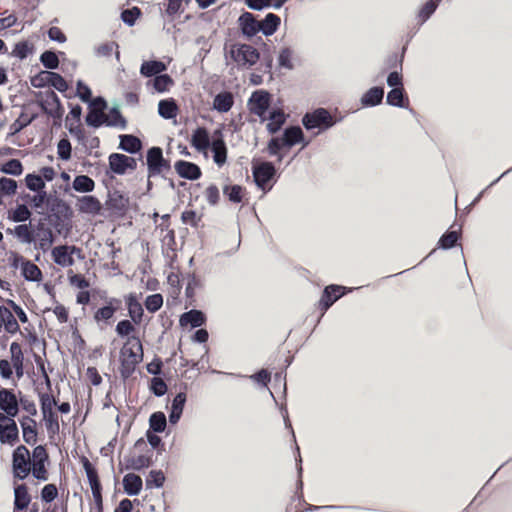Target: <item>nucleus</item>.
<instances>
[{"label":"nucleus","mask_w":512,"mask_h":512,"mask_svg":"<svg viewBox=\"0 0 512 512\" xmlns=\"http://www.w3.org/2000/svg\"><path fill=\"white\" fill-rule=\"evenodd\" d=\"M106 126L109 127H120L125 129L127 126L126 119L122 116L118 106H114L110 109L109 114L106 115Z\"/></svg>","instance_id":"obj_45"},{"label":"nucleus","mask_w":512,"mask_h":512,"mask_svg":"<svg viewBox=\"0 0 512 512\" xmlns=\"http://www.w3.org/2000/svg\"><path fill=\"white\" fill-rule=\"evenodd\" d=\"M128 315L132 322L136 325L140 324L144 314L141 303L132 294L127 298Z\"/></svg>","instance_id":"obj_35"},{"label":"nucleus","mask_w":512,"mask_h":512,"mask_svg":"<svg viewBox=\"0 0 512 512\" xmlns=\"http://www.w3.org/2000/svg\"><path fill=\"white\" fill-rule=\"evenodd\" d=\"M20 424L23 432V440L29 445L35 444L37 441V425L35 420L30 417H23Z\"/></svg>","instance_id":"obj_31"},{"label":"nucleus","mask_w":512,"mask_h":512,"mask_svg":"<svg viewBox=\"0 0 512 512\" xmlns=\"http://www.w3.org/2000/svg\"><path fill=\"white\" fill-rule=\"evenodd\" d=\"M302 124L306 130H326L335 124L332 115L325 108H317L312 112H307L302 117Z\"/></svg>","instance_id":"obj_2"},{"label":"nucleus","mask_w":512,"mask_h":512,"mask_svg":"<svg viewBox=\"0 0 512 512\" xmlns=\"http://www.w3.org/2000/svg\"><path fill=\"white\" fill-rule=\"evenodd\" d=\"M31 215V211L25 204H19L12 212H9L8 218L13 222L22 223L29 220Z\"/></svg>","instance_id":"obj_51"},{"label":"nucleus","mask_w":512,"mask_h":512,"mask_svg":"<svg viewBox=\"0 0 512 512\" xmlns=\"http://www.w3.org/2000/svg\"><path fill=\"white\" fill-rule=\"evenodd\" d=\"M152 459L146 455H139L136 457H129L126 459V469L141 470L151 466Z\"/></svg>","instance_id":"obj_49"},{"label":"nucleus","mask_w":512,"mask_h":512,"mask_svg":"<svg viewBox=\"0 0 512 512\" xmlns=\"http://www.w3.org/2000/svg\"><path fill=\"white\" fill-rule=\"evenodd\" d=\"M37 114L28 117L25 113H21L19 117L10 125V135H15L29 126L35 119Z\"/></svg>","instance_id":"obj_48"},{"label":"nucleus","mask_w":512,"mask_h":512,"mask_svg":"<svg viewBox=\"0 0 512 512\" xmlns=\"http://www.w3.org/2000/svg\"><path fill=\"white\" fill-rule=\"evenodd\" d=\"M72 187L77 192L88 193L94 190L95 182L87 175H78L74 178Z\"/></svg>","instance_id":"obj_44"},{"label":"nucleus","mask_w":512,"mask_h":512,"mask_svg":"<svg viewBox=\"0 0 512 512\" xmlns=\"http://www.w3.org/2000/svg\"><path fill=\"white\" fill-rule=\"evenodd\" d=\"M0 171L4 174L19 176L23 172V166L20 160L10 159L1 166Z\"/></svg>","instance_id":"obj_52"},{"label":"nucleus","mask_w":512,"mask_h":512,"mask_svg":"<svg viewBox=\"0 0 512 512\" xmlns=\"http://www.w3.org/2000/svg\"><path fill=\"white\" fill-rule=\"evenodd\" d=\"M135 339L139 353L134 351L132 347H127V343L121 349L120 374L123 379L129 378L133 374L137 364L140 363L143 358L142 344L139 339Z\"/></svg>","instance_id":"obj_1"},{"label":"nucleus","mask_w":512,"mask_h":512,"mask_svg":"<svg viewBox=\"0 0 512 512\" xmlns=\"http://www.w3.org/2000/svg\"><path fill=\"white\" fill-rule=\"evenodd\" d=\"M40 62L42 65L50 70L57 69L59 66V59L54 51L46 50L40 56Z\"/></svg>","instance_id":"obj_53"},{"label":"nucleus","mask_w":512,"mask_h":512,"mask_svg":"<svg viewBox=\"0 0 512 512\" xmlns=\"http://www.w3.org/2000/svg\"><path fill=\"white\" fill-rule=\"evenodd\" d=\"M461 239V226L458 230L448 229L439 238L437 248L441 250H449L456 246L458 240Z\"/></svg>","instance_id":"obj_26"},{"label":"nucleus","mask_w":512,"mask_h":512,"mask_svg":"<svg viewBox=\"0 0 512 512\" xmlns=\"http://www.w3.org/2000/svg\"><path fill=\"white\" fill-rule=\"evenodd\" d=\"M283 144L286 147H292L298 143H303V147L308 145V141H305L304 139V133L300 126H289L285 128L283 135Z\"/></svg>","instance_id":"obj_21"},{"label":"nucleus","mask_w":512,"mask_h":512,"mask_svg":"<svg viewBox=\"0 0 512 512\" xmlns=\"http://www.w3.org/2000/svg\"><path fill=\"white\" fill-rule=\"evenodd\" d=\"M408 42H409V40L402 47L400 54L394 52V53L389 54L386 57V59L384 61V69L385 70H387V69L391 70V71H395V70L402 71L403 70V62H404L405 53L407 51Z\"/></svg>","instance_id":"obj_32"},{"label":"nucleus","mask_w":512,"mask_h":512,"mask_svg":"<svg viewBox=\"0 0 512 512\" xmlns=\"http://www.w3.org/2000/svg\"><path fill=\"white\" fill-rule=\"evenodd\" d=\"M48 459L49 456L44 446L38 445L33 449L30 472L35 479L40 481L48 480V472L45 466Z\"/></svg>","instance_id":"obj_10"},{"label":"nucleus","mask_w":512,"mask_h":512,"mask_svg":"<svg viewBox=\"0 0 512 512\" xmlns=\"http://www.w3.org/2000/svg\"><path fill=\"white\" fill-rule=\"evenodd\" d=\"M82 465L85 470L92 495L94 498V502L98 512H102L103 510V500H102V486L98 477L97 469L91 464V462L86 458H82Z\"/></svg>","instance_id":"obj_4"},{"label":"nucleus","mask_w":512,"mask_h":512,"mask_svg":"<svg viewBox=\"0 0 512 512\" xmlns=\"http://www.w3.org/2000/svg\"><path fill=\"white\" fill-rule=\"evenodd\" d=\"M10 354L12 366L24 365V354L18 342L10 344Z\"/></svg>","instance_id":"obj_61"},{"label":"nucleus","mask_w":512,"mask_h":512,"mask_svg":"<svg viewBox=\"0 0 512 512\" xmlns=\"http://www.w3.org/2000/svg\"><path fill=\"white\" fill-rule=\"evenodd\" d=\"M167 425V419L163 412L158 411L150 415L149 426L154 433H162Z\"/></svg>","instance_id":"obj_47"},{"label":"nucleus","mask_w":512,"mask_h":512,"mask_svg":"<svg viewBox=\"0 0 512 512\" xmlns=\"http://www.w3.org/2000/svg\"><path fill=\"white\" fill-rule=\"evenodd\" d=\"M75 252H80V249L76 246L60 245L53 248L52 257L57 265L62 267L72 266L74 260L71 254Z\"/></svg>","instance_id":"obj_17"},{"label":"nucleus","mask_w":512,"mask_h":512,"mask_svg":"<svg viewBox=\"0 0 512 512\" xmlns=\"http://www.w3.org/2000/svg\"><path fill=\"white\" fill-rule=\"evenodd\" d=\"M387 86L391 89L404 88L403 74L400 70L390 71L386 78Z\"/></svg>","instance_id":"obj_58"},{"label":"nucleus","mask_w":512,"mask_h":512,"mask_svg":"<svg viewBox=\"0 0 512 512\" xmlns=\"http://www.w3.org/2000/svg\"><path fill=\"white\" fill-rule=\"evenodd\" d=\"M173 84L172 78L168 74H160L153 79V87L157 92H165Z\"/></svg>","instance_id":"obj_60"},{"label":"nucleus","mask_w":512,"mask_h":512,"mask_svg":"<svg viewBox=\"0 0 512 512\" xmlns=\"http://www.w3.org/2000/svg\"><path fill=\"white\" fill-rule=\"evenodd\" d=\"M349 290L341 285L331 284L324 288L318 301L317 308L321 311V317L324 313Z\"/></svg>","instance_id":"obj_11"},{"label":"nucleus","mask_w":512,"mask_h":512,"mask_svg":"<svg viewBox=\"0 0 512 512\" xmlns=\"http://www.w3.org/2000/svg\"><path fill=\"white\" fill-rule=\"evenodd\" d=\"M18 184L14 179L1 177L0 178V192L4 195H13L16 193Z\"/></svg>","instance_id":"obj_64"},{"label":"nucleus","mask_w":512,"mask_h":512,"mask_svg":"<svg viewBox=\"0 0 512 512\" xmlns=\"http://www.w3.org/2000/svg\"><path fill=\"white\" fill-rule=\"evenodd\" d=\"M12 469L15 478L24 480L31 471V458L29 450L24 446H18L12 455Z\"/></svg>","instance_id":"obj_3"},{"label":"nucleus","mask_w":512,"mask_h":512,"mask_svg":"<svg viewBox=\"0 0 512 512\" xmlns=\"http://www.w3.org/2000/svg\"><path fill=\"white\" fill-rule=\"evenodd\" d=\"M165 482V475L161 470H151L146 478V488H160Z\"/></svg>","instance_id":"obj_54"},{"label":"nucleus","mask_w":512,"mask_h":512,"mask_svg":"<svg viewBox=\"0 0 512 512\" xmlns=\"http://www.w3.org/2000/svg\"><path fill=\"white\" fill-rule=\"evenodd\" d=\"M261 26L260 32L265 36L273 35L281 24V19L274 13H268L262 21H259Z\"/></svg>","instance_id":"obj_33"},{"label":"nucleus","mask_w":512,"mask_h":512,"mask_svg":"<svg viewBox=\"0 0 512 512\" xmlns=\"http://www.w3.org/2000/svg\"><path fill=\"white\" fill-rule=\"evenodd\" d=\"M0 409L5 416L15 417L19 412V403L16 395L10 389H0Z\"/></svg>","instance_id":"obj_14"},{"label":"nucleus","mask_w":512,"mask_h":512,"mask_svg":"<svg viewBox=\"0 0 512 512\" xmlns=\"http://www.w3.org/2000/svg\"><path fill=\"white\" fill-rule=\"evenodd\" d=\"M252 175L256 186L265 191L269 181L276 175V168L269 161L253 162Z\"/></svg>","instance_id":"obj_9"},{"label":"nucleus","mask_w":512,"mask_h":512,"mask_svg":"<svg viewBox=\"0 0 512 512\" xmlns=\"http://www.w3.org/2000/svg\"><path fill=\"white\" fill-rule=\"evenodd\" d=\"M271 104V94L266 90H256L248 100V107L252 114L258 116L261 121L266 120V112Z\"/></svg>","instance_id":"obj_8"},{"label":"nucleus","mask_w":512,"mask_h":512,"mask_svg":"<svg viewBox=\"0 0 512 512\" xmlns=\"http://www.w3.org/2000/svg\"><path fill=\"white\" fill-rule=\"evenodd\" d=\"M142 147V141L137 136L132 134L119 135V149L129 154H136L141 151Z\"/></svg>","instance_id":"obj_24"},{"label":"nucleus","mask_w":512,"mask_h":512,"mask_svg":"<svg viewBox=\"0 0 512 512\" xmlns=\"http://www.w3.org/2000/svg\"><path fill=\"white\" fill-rule=\"evenodd\" d=\"M167 66L160 60L144 61L140 67V74L144 77H156L166 71Z\"/></svg>","instance_id":"obj_27"},{"label":"nucleus","mask_w":512,"mask_h":512,"mask_svg":"<svg viewBox=\"0 0 512 512\" xmlns=\"http://www.w3.org/2000/svg\"><path fill=\"white\" fill-rule=\"evenodd\" d=\"M21 274L25 280L31 282H39L43 277L40 268L30 260L24 263V266L21 269Z\"/></svg>","instance_id":"obj_43"},{"label":"nucleus","mask_w":512,"mask_h":512,"mask_svg":"<svg viewBox=\"0 0 512 512\" xmlns=\"http://www.w3.org/2000/svg\"><path fill=\"white\" fill-rule=\"evenodd\" d=\"M206 323V316L201 310L191 309L184 312L179 319L180 326H190L191 328L201 327Z\"/></svg>","instance_id":"obj_22"},{"label":"nucleus","mask_w":512,"mask_h":512,"mask_svg":"<svg viewBox=\"0 0 512 512\" xmlns=\"http://www.w3.org/2000/svg\"><path fill=\"white\" fill-rule=\"evenodd\" d=\"M386 104L392 107L405 109L413 116L417 115L416 111L409 106V97L405 88L390 89L386 95Z\"/></svg>","instance_id":"obj_13"},{"label":"nucleus","mask_w":512,"mask_h":512,"mask_svg":"<svg viewBox=\"0 0 512 512\" xmlns=\"http://www.w3.org/2000/svg\"><path fill=\"white\" fill-rule=\"evenodd\" d=\"M31 84L36 88L52 86L61 93L68 90L66 80L60 74L52 71L39 72L31 79Z\"/></svg>","instance_id":"obj_5"},{"label":"nucleus","mask_w":512,"mask_h":512,"mask_svg":"<svg viewBox=\"0 0 512 512\" xmlns=\"http://www.w3.org/2000/svg\"><path fill=\"white\" fill-rule=\"evenodd\" d=\"M100 201L92 195H86L79 199V210L82 213L98 214L101 211Z\"/></svg>","instance_id":"obj_34"},{"label":"nucleus","mask_w":512,"mask_h":512,"mask_svg":"<svg viewBox=\"0 0 512 512\" xmlns=\"http://www.w3.org/2000/svg\"><path fill=\"white\" fill-rule=\"evenodd\" d=\"M269 120L270 122L266 126L267 131L270 134H275L281 129V127L286 122V116L281 109H273L269 113Z\"/></svg>","instance_id":"obj_38"},{"label":"nucleus","mask_w":512,"mask_h":512,"mask_svg":"<svg viewBox=\"0 0 512 512\" xmlns=\"http://www.w3.org/2000/svg\"><path fill=\"white\" fill-rule=\"evenodd\" d=\"M174 168L177 174L184 179L197 180L202 175L200 167L193 162L178 160Z\"/></svg>","instance_id":"obj_20"},{"label":"nucleus","mask_w":512,"mask_h":512,"mask_svg":"<svg viewBox=\"0 0 512 512\" xmlns=\"http://www.w3.org/2000/svg\"><path fill=\"white\" fill-rule=\"evenodd\" d=\"M191 145L198 151H204L210 146V137L205 127H198L191 136Z\"/></svg>","instance_id":"obj_30"},{"label":"nucleus","mask_w":512,"mask_h":512,"mask_svg":"<svg viewBox=\"0 0 512 512\" xmlns=\"http://www.w3.org/2000/svg\"><path fill=\"white\" fill-rule=\"evenodd\" d=\"M37 230L38 242L35 243V248L45 253L55 241L53 232L50 228H45L43 223L37 225Z\"/></svg>","instance_id":"obj_23"},{"label":"nucleus","mask_w":512,"mask_h":512,"mask_svg":"<svg viewBox=\"0 0 512 512\" xmlns=\"http://www.w3.org/2000/svg\"><path fill=\"white\" fill-rule=\"evenodd\" d=\"M7 232L10 234H14L15 237L23 244H31L35 242V235L33 230H31V224H19L15 226V228L7 229Z\"/></svg>","instance_id":"obj_29"},{"label":"nucleus","mask_w":512,"mask_h":512,"mask_svg":"<svg viewBox=\"0 0 512 512\" xmlns=\"http://www.w3.org/2000/svg\"><path fill=\"white\" fill-rule=\"evenodd\" d=\"M126 204L127 200L120 191L114 190L108 193V199L106 201L108 209L116 212H122L125 210Z\"/></svg>","instance_id":"obj_39"},{"label":"nucleus","mask_w":512,"mask_h":512,"mask_svg":"<svg viewBox=\"0 0 512 512\" xmlns=\"http://www.w3.org/2000/svg\"><path fill=\"white\" fill-rule=\"evenodd\" d=\"M143 487L142 478L135 473H128L123 478V488L127 495H138Z\"/></svg>","instance_id":"obj_25"},{"label":"nucleus","mask_w":512,"mask_h":512,"mask_svg":"<svg viewBox=\"0 0 512 512\" xmlns=\"http://www.w3.org/2000/svg\"><path fill=\"white\" fill-rule=\"evenodd\" d=\"M39 106L45 114L55 119H61L63 116L64 108L60 98L54 91H49L46 101H40Z\"/></svg>","instance_id":"obj_15"},{"label":"nucleus","mask_w":512,"mask_h":512,"mask_svg":"<svg viewBox=\"0 0 512 512\" xmlns=\"http://www.w3.org/2000/svg\"><path fill=\"white\" fill-rule=\"evenodd\" d=\"M437 7V1L427 0L418 11L417 17L419 19V24L423 25L426 21H428L430 17L435 13Z\"/></svg>","instance_id":"obj_50"},{"label":"nucleus","mask_w":512,"mask_h":512,"mask_svg":"<svg viewBox=\"0 0 512 512\" xmlns=\"http://www.w3.org/2000/svg\"><path fill=\"white\" fill-rule=\"evenodd\" d=\"M242 187L240 185H226L223 187V194L233 203L242 201Z\"/></svg>","instance_id":"obj_56"},{"label":"nucleus","mask_w":512,"mask_h":512,"mask_svg":"<svg viewBox=\"0 0 512 512\" xmlns=\"http://www.w3.org/2000/svg\"><path fill=\"white\" fill-rule=\"evenodd\" d=\"M4 325L5 330L14 334L19 331V324L12 314V312L6 307H0V326Z\"/></svg>","instance_id":"obj_37"},{"label":"nucleus","mask_w":512,"mask_h":512,"mask_svg":"<svg viewBox=\"0 0 512 512\" xmlns=\"http://www.w3.org/2000/svg\"><path fill=\"white\" fill-rule=\"evenodd\" d=\"M85 122L90 127L99 128L103 124L106 125V115L104 111L96 110V108L91 107L85 117Z\"/></svg>","instance_id":"obj_46"},{"label":"nucleus","mask_w":512,"mask_h":512,"mask_svg":"<svg viewBox=\"0 0 512 512\" xmlns=\"http://www.w3.org/2000/svg\"><path fill=\"white\" fill-rule=\"evenodd\" d=\"M25 184L27 188L33 192H39L44 189L45 182L40 175L31 173L25 177Z\"/></svg>","instance_id":"obj_55"},{"label":"nucleus","mask_w":512,"mask_h":512,"mask_svg":"<svg viewBox=\"0 0 512 512\" xmlns=\"http://www.w3.org/2000/svg\"><path fill=\"white\" fill-rule=\"evenodd\" d=\"M178 107L174 99L160 100L158 103V113L164 119H173L176 117Z\"/></svg>","instance_id":"obj_41"},{"label":"nucleus","mask_w":512,"mask_h":512,"mask_svg":"<svg viewBox=\"0 0 512 512\" xmlns=\"http://www.w3.org/2000/svg\"><path fill=\"white\" fill-rule=\"evenodd\" d=\"M119 301L115 298H111L108 302H107V305L99 308L95 314H94V320L96 322H100V321H108L110 320L113 315L115 314L116 310H117V306L115 304H118Z\"/></svg>","instance_id":"obj_40"},{"label":"nucleus","mask_w":512,"mask_h":512,"mask_svg":"<svg viewBox=\"0 0 512 512\" xmlns=\"http://www.w3.org/2000/svg\"><path fill=\"white\" fill-rule=\"evenodd\" d=\"M230 54L232 59L240 66H252L260 58L258 50L249 44L233 45Z\"/></svg>","instance_id":"obj_7"},{"label":"nucleus","mask_w":512,"mask_h":512,"mask_svg":"<svg viewBox=\"0 0 512 512\" xmlns=\"http://www.w3.org/2000/svg\"><path fill=\"white\" fill-rule=\"evenodd\" d=\"M58 157L61 160H69L71 158L72 147L71 143L67 138H62L57 144Z\"/></svg>","instance_id":"obj_63"},{"label":"nucleus","mask_w":512,"mask_h":512,"mask_svg":"<svg viewBox=\"0 0 512 512\" xmlns=\"http://www.w3.org/2000/svg\"><path fill=\"white\" fill-rule=\"evenodd\" d=\"M140 15L141 10L138 7H132L121 12V19L126 25L131 27L135 24Z\"/></svg>","instance_id":"obj_62"},{"label":"nucleus","mask_w":512,"mask_h":512,"mask_svg":"<svg viewBox=\"0 0 512 512\" xmlns=\"http://www.w3.org/2000/svg\"><path fill=\"white\" fill-rule=\"evenodd\" d=\"M109 168L117 175H124L126 168V155L121 153H112L109 158Z\"/></svg>","instance_id":"obj_42"},{"label":"nucleus","mask_w":512,"mask_h":512,"mask_svg":"<svg viewBox=\"0 0 512 512\" xmlns=\"http://www.w3.org/2000/svg\"><path fill=\"white\" fill-rule=\"evenodd\" d=\"M292 55L293 51L290 47H284L280 50L279 56H278V64L280 67L286 68L288 70L293 69V63H292Z\"/></svg>","instance_id":"obj_59"},{"label":"nucleus","mask_w":512,"mask_h":512,"mask_svg":"<svg viewBox=\"0 0 512 512\" xmlns=\"http://www.w3.org/2000/svg\"><path fill=\"white\" fill-rule=\"evenodd\" d=\"M13 418H8L0 413V441L2 443H12L18 439V427Z\"/></svg>","instance_id":"obj_16"},{"label":"nucleus","mask_w":512,"mask_h":512,"mask_svg":"<svg viewBox=\"0 0 512 512\" xmlns=\"http://www.w3.org/2000/svg\"><path fill=\"white\" fill-rule=\"evenodd\" d=\"M233 104V95L230 92H221L214 97L213 109L220 113H226L232 108Z\"/></svg>","instance_id":"obj_36"},{"label":"nucleus","mask_w":512,"mask_h":512,"mask_svg":"<svg viewBox=\"0 0 512 512\" xmlns=\"http://www.w3.org/2000/svg\"><path fill=\"white\" fill-rule=\"evenodd\" d=\"M146 164L148 168V176L153 177L163 171L170 170V162L163 157V151L160 147L153 146L147 150Z\"/></svg>","instance_id":"obj_6"},{"label":"nucleus","mask_w":512,"mask_h":512,"mask_svg":"<svg viewBox=\"0 0 512 512\" xmlns=\"http://www.w3.org/2000/svg\"><path fill=\"white\" fill-rule=\"evenodd\" d=\"M31 502L28 488L25 484L14 487V510H24Z\"/></svg>","instance_id":"obj_28"},{"label":"nucleus","mask_w":512,"mask_h":512,"mask_svg":"<svg viewBox=\"0 0 512 512\" xmlns=\"http://www.w3.org/2000/svg\"><path fill=\"white\" fill-rule=\"evenodd\" d=\"M211 151L213 153V160L218 166L225 164L227 160V147L224 141V136L221 129H216L210 141Z\"/></svg>","instance_id":"obj_12"},{"label":"nucleus","mask_w":512,"mask_h":512,"mask_svg":"<svg viewBox=\"0 0 512 512\" xmlns=\"http://www.w3.org/2000/svg\"><path fill=\"white\" fill-rule=\"evenodd\" d=\"M163 305V296L159 293L151 294L145 299V307L151 312H157Z\"/></svg>","instance_id":"obj_57"},{"label":"nucleus","mask_w":512,"mask_h":512,"mask_svg":"<svg viewBox=\"0 0 512 512\" xmlns=\"http://www.w3.org/2000/svg\"><path fill=\"white\" fill-rule=\"evenodd\" d=\"M238 24L242 34L248 38L260 32L261 26L256 17L250 12H244L238 18Z\"/></svg>","instance_id":"obj_19"},{"label":"nucleus","mask_w":512,"mask_h":512,"mask_svg":"<svg viewBox=\"0 0 512 512\" xmlns=\"http://www.w3.org/2000/svg\"><path fill=\"white\" fill-rule=\"evenodd\" d=\"M384 86L377 85L370 87L360 98L363 108H372L382 104L384 99Z\"/></svg>","instance_id":"obj_18"}]
</instances>
